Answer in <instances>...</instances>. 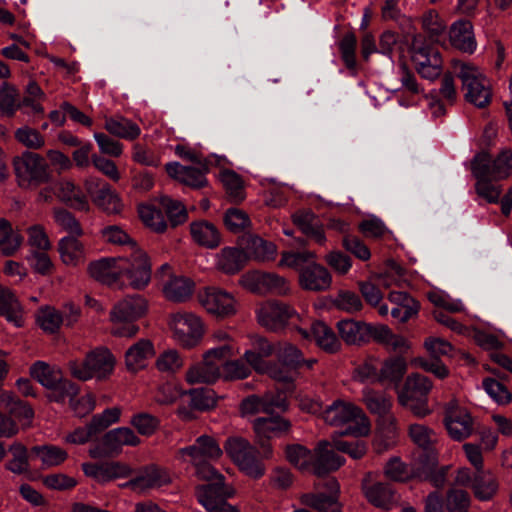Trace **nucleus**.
<instances>
[{"label": "nucleus", "instance_id": "dca6fc26", "mask_svg": "<svg viewBox=\"0 0 512 512\" xmlns=\"http://www.w3.org/2000/svg\"><path fill=\"white\" fill-rule=\"evenodd\" d=\"M253 428L256 441L261 448L262 458L269 459L273 455V450L268 440L287 432L290 422L280 416L260 417L254 420Z\"/></svg>", "mask_w": 512, "mask_h": 512}, {"label": "nucleus", "instance_id": "4c0bfd02", "mask_svg": "<svg viewBox=\"0 0 512 512\" xmlns=\"http://www.w3.org/2000/svg\"><path fill=\"white\" fill-rule=\"evenodd\" d=\"M245 253L236 247H225L217 255L216 266L226 274H235L242 269Z\"/></svg>", "mask_w": 512, "mask_h": 512}, {"label": "nucleus", "instance_id": "7c9ffc66", "mask_svg": "<svg viewBox=\"0 0 512 512\" xmlns=\"http://www.w3.org/2000/svg\"><path fill=\"white\" fill-rule=\"evenodd\" d=\"M0 314L15 327L24 325L23 307L14 293L7 287L0 285Z\"/></svg>", "mask_w": 512, "mask_h": 512}, {"label": "nucleus", "instance_id": "9b49d317", "mask_svg": "<svg viewBox=\"0 0 512 512\" xmlns=\"http://www.w3.org/2000/svg\"><path fill=\"white\" fill-rule=\"evenodd\" d=\"M170 482L171 477L166 469L150 464L140 468L129 481L121 484L120 487L130 489L138 494H145L150 490L166 486Z\"/></svg>", "mask_w": 512, "mask_h": 512}, {"label": "nucleus", "instance_id": "9d476101", "mask_svg": "<svg viewBox=\"0 0 512 512\" xmlns=\"http://www.w3.org/2000/svg\"><path fill=\"white\" fill-rule=\"evenodd\" d=\"M224 449L232 461L246 475L255 479L264 475L265 467L257 458L258 451L246 439L230 437L226 440Z\"/></svg>", "mask_w": 512, "mask_h": 512}, {"label": "nucleus", "instance_id": "6e6d98bb", "mask_svg": "<svg viewBox=\"0 0 512 512\" xmlns=\"http://www.w3.org/2000/svg\"><path fill=\"white\" fill-rule=\"evenodd\" d=\"M257 286L253 290L261 291L262 288L277 294H286L289 290L286 280L274 273H262L255 277Z\"/></svg>", "mask_w": 512, "mask_h": 512}, {"label": "nucleus", "instance_id": "49530a36", "mask_svg": "<svg viewBox=\"0 0 512 512\" xmlns=\"http://www.w3.org/2000/svg\"><path fill=\"white\" fill-rule=\"evenodd\" d=\"M363 402L371 413L380 417L389 414L392 407L390 397L370 389L363 390Z\"/></svg>", "mask_w": 512, "mask_h": 512}, {"label": "nucleus", "instance_id": "a211bd4d", "mask_svg": "<svg viewBox=\"0 0 512 512\" xmlns=\"http://www.w3.org/2000/svg\"><path fill=\"white\" fill-rule=\"evenodd\" d=\"M324 491L305 494L301 497L304 505L314 508L319 512H341V504L338 501L340 492L339 483L335 478H328L319 484Z\"/></svg>", "mask_w": 512, "mask_h": 512}, {"label": "nucleus", "instance_id": "4468645a", "mask_svg": "<svg viewBox=\"0 0 512 512\" xmlns=\"http://www.w3.org/2000/svg\"><path fill=\"white\" fill-rule=\"evenodd\" d=\"M84 187L92 202L108 214L120 213L123 207L117 192L103 179L89 176L84 181Z\"/></svg>", "mask_w": 512, "mask_h": 512}, {"label": "nucleus", "instance_id": "f8f14e48", "mask_svg": "<svg viewBox=\"0 0 512 512\" xmlns=\"http://www.w3.org/2000/svg\"><path fill=\"white\" fill-rule=\"evenodd\" d=\"M170 327L174 339L183 347L196 346L203 334V325L198 316L188 312H177L172 315Z\"/></svg>", "mask_w": 512, "mask_h": 512}, {"label": "nucleus", "instance_id": "b1692460", "mask_svg": "<svg viewBox=\"0 0 512 512\" xmlns=\"http://www.w3.org/2000/svg\"><path fill=\"white\" fill-rule=\"evenodd\" d=\"M201 168L184 166L178 162L167 163L165 168L170 177L192 188H202L207 185L205 174L208 171L206 162L199 164Z\"/></svg>", "mask_w": 512, "mask_h": 512}, {"label": "nucleus", "instance_id": "72a5a7b5", "mask_svg": "<svg viewBox=\"0 0 512 512\" xmlns=\"http://www.w3.org/2000/svg\"><path fill=\"white\" fill-rule=\"evenodd\" d=\"M221 376L219 363L210 361L203 356V361L190 367L186 372V380L190 384L214 383Z\"/></svg>", "mask_w": 512, "mask_h": 512}, {"label": "nucleus", "instance_id": "423d86ee", "mask_svg": "<svg viewBox=\"0 0 512 512\" xmlns=\"http://www.w3.org/2000/svg\"><path fill=\"white\" fill-rule=\"evenodd\" d=\"M13 166L18 185L32 189L49 182L51 174L46 160L39 154L25 151L14 158Z\"/></svg>", "mask_w": 512, "mask_h": 512}, {"label": "nucleus", "instance_id": "aec40b11", "mask_svg": "<svg viewBox=\"0 0 512 512\" xmlns=\"http://www.w3.org/2000/svg\"><path fill=\"white\" fill-rule=\"evenodd\" d=\"M295 315L291 306L277 301L264 302L257 309L259 324L271 331L283 328Z\"/></svg>", "mask_w": 512, "mask_h": 512}, {"label": "nucleus", "instance_id": "4be33fe9", "mask_svg": "<svg viewBox=\"0 0 512 512\" xmlns=\"http://www.w3.org/2000/svg\"><path fill=\"white\" fill-rule=\"evenodd\" d=\"M82 470L87 477L99 483H106L115 479L128 478L133 475V469L118 461L104 463H84Z\"/></svg>", "mask_w": 512, "mask_h": 512}, {"label": "nucleus", "instance_id": "412c9836", "mask_svg": "<svg viewBox=\"0 0 512 512\" xmlns=\"http://www.w3.org/2000/svg\"><path fill=\"white\" fill-rule=\"evenodd\" d=\"M121 257L104 258L89 264L88 272L95 280L114 288H123L121 281V269L126 267Z\"/></svg>", "mask_w": 512, "mask_h": 512}, {"label": "nucleus", "instance_id": "de8ad7c7", "mask_svg": "<svg viewBox=\"0 0 512 512\" xmlns=\"http://www.w3.org/2000/svg\"><path fill=\"white\" fill-rule=\"evenodd\" d=\"M21 108L18 90L4 82L0 86V113L5 117H13Z\"/></svg>", "mask_w": 512, "mask_h": 512}, {"label": "nucleus", "instance_id": "39448f33", "mask_svg": "<svg viewBox=\"0 0 512 512\" xmlns=\"http://www.w3.org/2000/svg\"><path fill=\"white\" fill-rule=\"evenodd\" d=\"M431 389L432 382L428 377L413 373L406 378L404 385L398 390V402L411 410L415 416L425 417L431 413L427 400Z\"/></svg>", "mask_w": 512, "mask_h": 512}, {"label": "nucleus", "instance_id": "c03bdc74", "mask_svg": "<svg viewBox=\"0 0 512 512\" xmlns=\"http://www.w3.org/2000/svg\"><path fill=\"white\" fill-rule=\"evenodd\" d=\"M23 237L13 230L11 224L5 219H0V250L6 255L14 254L21 246Z\"/></svg>", "mask_w": 512, "mask_h": 512}, {"label": "nucleus", "instance_id": "a18cd8bd", "mask_svg": "<svg viewBox=\"0 0 512 512\" xmlns=\"http://www.w3.org/2000/svg\"><path fill=\"white\" fill-rule=\"evenodd\" d=\"M287 460L303 472H311L313 451L300 444L288 445L285 450Z\"/></svg>", "mask_w": 512, "mask_h": 512}, {"label": "nucleus", "instance_id": "13d9d810", "mask_svg": "<svg viewBox=\"0 0 512 512\" xmlns=\"http://www.w3.org/2000/svg\"><path fill=\"white\" fill-rule=\"evenodd\" d=\"M220 180L233 201L239 202L244 199L243 181L236 172L225 170L220 174Z\"/></svg>", "mask_w": 512, "mask_h": 512}, {"label": "nucleus", "instance_id": "3c124183", "mask_svg": "<svg viewBox=\"0 0 512 512\" xmlns=\"http://www.w3.org/2000/svg\"><path fill=\"white\" fill-rule=\"evenodd\" d=\"M41 460L44 467L58 466L67 459V452L60 447L53 445L35 446L32 448Z\"/></svg>", "mask_w": 512, "mask_h": 512}, {"label": "nucleus", "instance_id": "680f3d73", "mask_svg": "<svg viewBox=\"0 0 512 512\" xmlns=\"http://www.w3.org/2000/svg\"><path fill=\"white\" fill-rule=\"evenodd\" d=\"M160 203L172 226H177L187 220L186 208L180 201L165 196L161 198Z\"/></svg>", "mask_w": 512, "mask_h": 512}, {"label": "nucleus", "instance_id": "bb28decb", "mask_svg": "<svg viewBox=\"0 0 512 512\" xmlns=\"http://www.w3.org/2000/svg\"><path fill=\"white\" fill-rule=\"evenodd\" d=\"M56 195L60 201L73 209L88 211L89 202L81 188L69 179H61L56 184Z\"/></svg>", "mask_w": 512, "mask_h": 512}, {"label": "nucleus", "instance_id": "0e129e2a", "mask_svg": "<svg viewBox=\"0 0 512 512\" xmlns=\"http://www.w3.org/2000/svg\"><path fill=\"white\" fill-rule=\"evenodd\" d=\"M275 353L279 362L286 364L294 369L301 366L303 361L302 352L293 344L281 343L275 349Z\"/></svg>", "mask_w": 512, "mask_h": 512}, {"label": "nucleus", "instance_id": "6e6552de", "mask_svg": "<svg viewBox=\"0 0 512 512\" xmlns=\"http://www.w3.org/2000/svg\"><path fill=\"white\" fill-rule=\"evenodd\" d=\"M114 364V357L109 350L98 348L88 353L83 361H70L68 367L73 377L87 381L106 378L113 371Z\"/></svg>", "mask_w": 512, "mask_h": 512}, {"label": "nucleus", "instance_id": "6ab92c4d", "mask_svg": "<svg viewBox=\"0 0 512 512\" xmlns=\"http://www.w3.org/2000/svg\"><path fill=\"white\" fill-rule=\"evenodd\" d=\"M200 304L210 314L226 317L236 312V301L233 295L218 287L209 286L198 293Z\"/></svg>", "mask_w": 512, "mask_h": 512}, {"label": "nucleus", "instance_id": "1a4fd4ad", "mask_svg": "<svg viewBox=\"0 0 512 512\" xmlns=\"http://www.w3.org/2000/svg\"><path fill=\"white\" fill-rule=\"evenodd\" d=\"M411 59L421 77L434 80L440 76L443 61L439 49L421 34L412 39Z\"/></svg>", "mask_w": 512, "mask_h": 512}, {"label": "nucleus", "instance_id": "338daca9", "mask_svg": "<svg viewBox=\"0 0 512 512\" xmlns=\"http://www.w3.org/2000/svg\"><path fill=\"white\" fill-rule=\"evenodd\" d=\"M482 386L486 393L499 405H507L511 402L512 395L501 382L493 378H485Z\"/></svg>", "mask_w": 512, "mask_h": 512}, {"label": "nucleus", "instance_id": "774afa93", "mask_svg": "<svg viewBox=\"0 0 512 512\" xmlns=\"http://www.w3.org/2000/svg\"><path fill=\"white\" fill-rule=\"evenodd\" d=\"M492 160L487 152L477 153L471 161V172L476 181L492 179Z\"/></svg>", "mask_w": 512, "mask_h": 512}, {"label": "nucleus", "instance_id": "ddd939ff", "mask_svg": "<svg viewBox=\"0 0 512 512\" xmlns=\"http://www.w3.org/2000/svg\"><path fill=\"white\" fill-rule=\"evenodd\" d=\"M366 500L374 507L390 511L400 504V494L387 482H373L371 473H367L361 482Z\"/></svg>", "mask_w": 512, "mask_h": 512}, {"label": "nucleus", "instance_id": "7ed1b4c3", "mask_svg": "<svg viewBox=\"0 0 512 512\" xmlns=\"http://www.w3.org/2000/svg\"><path fill=\"white\" fill-rule=\"evenodd\" d=\"M146 310L147 302L138 294L127 296L116 303L110 313L114 323L112 334L118 337H134L139 331V326L134 321L142 317Z\"/></svg>", "mask_w": 512, "mask_h": 512}, {"label": "nucleus", "instance_id": "f3484780", "mask_svg": "<svg viewBox=\"0 0 512 512\" xmlns=\"http://www.w3.org/2000/svg\"><path fill=\"white\" fill-rule=\"evenodd\" d=\"M444 424L449 436L455 441H462L473 432L471 415L466 409L460 407L455 399L446 404Z\"/></svg>", "mask_w": 512, "mask_h": 512}, {"label": "nucleus", "instance_id": "5701e85b", "mask_svg": "<svg viewBox=\"0 0 512 512\" xmlns=\"http://www.w3.org/2000/svg\"><path fill=\"white\" fill-rule=\"evenodd\" d=\"M345 459L335 453L328 441H320L313 450L311 473L321 477L339 469Z\"/></svg>", "mask_w": 512, "mask_h": 512}, {"label": "nucleus", "instance_id": "c756f323", "mask_svg": "<svg viewBox=\"0 0 512 512\" xmlns=\"http://www.w3.org/2000/svg\"><path fill=\"white\" fill-rule=\"evenodd\" d=\"M407 371L403 357H390L384 360L378 370V382L382 385L398 387Z\"/></svg>", "mask_w": 512, "mask_h": 512}, {"label": "nucleus", "instance_id": "8fccbe9b", "mask_svg": "<svg viewBox=\"0 0 512 512\" xmlns=\"http://www.w3.org/2000/svg\"><path fill=\"white\" fill-rule=\"evenodd\" d=\"M384 475L394 481L404 483L410 479H414L412 476V466L408 467L399 457L390 458L384 466Z\"/></svg>", "mask_w": 512, "mask_h": 512}, {"label": "nucleus", "instance_id": "f704fd0d", "mask_svg": "<svg viewBox=\"0 0 512 512\" xmlns=\"http://www.w3.org/2000/svg\"><path fill=\"white\" fill-rule=\"evenodd\" d=\"M470 489L479 501H489L498 491V482L489 470L482 469L475 471L474 481Z\"/></svg>", "mask_w": 512, "mask_h": 512}, {"label": "nucleus", "instance_id": "79ce46f5", "mask_svg": "<svg viewBox=\"0 0 512 512\" xmlns=\"http://www.w3.org/2000/svg\"><path fill=\"white\" fill-rule=\"evenodd\" d=\"M122 447L119 437L112 429L102 437L99 443L89 449V455L95 459L118 455L122 451Z\"/></svg>", "mask_w": 512, "mask_h": 512}, {"label": "nucleus", "instance_id": "052dcab7", "mask_svg": "<svg viewBox=\"0 0 512 512\" xmlns=\"http://www.w3.org/2000/svg\"><path fill=\"white\" fill-rule=\"evenodd\" d=\"M37 322L45 332L52 334L58 331L64 318L55 308L45 307L38 312Z\"/></svg>", "mask_w": 512, "mask_h": 512}, {"label": "nucleus", "instance_id": "e2e57ef3", "mask_svg": "<svg viewBox=\"0 0 512 512\" xmlns=\"http://www.w3.org/2000/svg\"><path fill=\"white\" fill-rule=\"evenodd\" d=\"M357 39L354 33H346L340 40L338 47L345 66L353 70L356 67Z\"/></svg>", "mask_w": 512, "mask_h": 512}, {"label": "nucleus", "instance_id": "4d7b16f0", "mask_svg": "<svg viewBox=\"0 0 512 512\" xmlns=\"http://www.w3.org/2000/svg\"><path fill=\"white\" fill-rule=\"evenodd\" d=\"M332 302L337 309L347 313H357L363 309L359 295L349 290H340Z\"/></svg>", "mask_w": 512, "mask_h": 512}, {"label": "nucleus", "instance_id": "f03ea898", "mask_svg": "<svg viewBox=\"0 0 512 512\" xmlns=\"http://www.w3.org/2000/svg\"><path fill=\"white\" fill-rule=\"evenodd\" d=\"M323 419L332 426L348 425L342 434L361 437L370 432V422L366 414L351 402L335 400L323 411Z\"/></svg>", "mask_w": 512, "mask_h": 512}, {"label": "nucleus", "instance_id": "20e7f679", "mask_svg": "<svg viewBox=\"0 0 512 512\" xmlns=\"http://www.w3.org/2000/svg\"><path fill=\"white\" fill-rule=\"evenodd\" d=\"M206 481L207 484L195 488V496L207 512H239L235 506L227 502L235 491L225 483L224 475L218 472Z\"/></svg>", "mask_w": 512, "mask_h": 512}, {"label": "nucleus", "instance_id": "a19ab883", "mask_svg": "<svg viewBox=\"0 0 512 512\" xmlns=\"http://www.w3.org/2000/svg\"><path fill=\"white\" fill-rule=\"evenodd\" d=\"M316 344L329 353L336 352L341 344L333 330L323 322H315L311 327Z\"/></svg>", "mask_w": 512, "mask_h": 512}, {"label": "nucleus", "instance_id": "e433bc0d", "mask_svg": "<svg viewBox=\"0 0 512 512\" xmlns=\"http://www.w3.org/2000/svg\"><path fill=\"white\" fill-rule=\"evenodd\" d=\"M61 260L66 265L76 266L84 261L85 251L82 243L73 236L63 237L58 243Z\"/></svg>", "mask_w": 512, "mask_h": 512}, {"label": "nucleus", "instance_id": "37998d69", "mask_svg": "<svg viewBox=\"0 0 512 512\" xmlns=\"http://www.w3.org/2000/svg\"><path fill=\"white\" fill-rule=\"evenodd\" d=\"M31 376L38 381L42 386L51 389L56 387V384L61 380V371L43 361L35 362L30 368Z\"/></svg>", "mask_w": 512, "mask_h": 512}, {"label": "nucleus", "instance_id": "603ef678", "mask_svg": "<svg viewBox=\"0 0 512 512\" xmlns=\"http://www.w3.org/2000/svg\"><path fill=\"white\" fill-rule=\"evenodd\" d=\"M409 436L420 450L435 448L434 445L437 441L436 433L433 429L423 424H411L409 426Z\"/></svg>", "mask_w": 512, "mask_h": 512}, {"label": "nucleus", "instance_id": "473e14b6", "mask_svg": "<svg viewBox=\"0 0 512 512\" xmlns=\"http://www.w3.org/2000/svg\"><path fill=\"white\" fill-rule=\"evenodd\" d=\"M104 128L110 134L129 141L137 139L141 134L137 123L121 115L105 118Z\"/></svg>", "mask_w": 512, "mask_h": 512}, {"label": "nucleus", "instance_id": "2eb2a0df", "mask_svg": "<svg viewBox=\"0 0 512 512\" xmlns=\"http://www.w3.org/2000/svg\"><path fill=\"white\" fill-rule=\"evenodd\" d=\"M125 269H121V277L126 276L129 285L136 290L144 289L151 280V263L148 255L142 249H134L128 257H121Z\"/></svg>", "mask_w": 512, "mask_h": 512}, {"label": "nucleus", "instance_id": "f257e3e1", "mask_svg": "<svg viewBox=\"0 0 512 512\" xmlns=\"http://www.w3.org/2000/svg\"><path fill=\"white\" fill-rule=\"evenodd\" d=\"M222 453V449L213 437L201 435L192 445L179 449L178 457L194 467L198 479L209 480L218 473L211 465V461L219 459Z\"/></svg>", "mask_w": 512, "mask_h": 512}, {"label": "nucleus", "instance_id": "5fc2aeb1", "mask_svg": "<svg viewBox=\"0 0 512 512\" xmlns=\"http://www.w3.org/2000/svg\"><path fill=\"white\" fill-rule=\"evenodd\" d=\"M138 213L142 222L155 232L161 233L166 230L167 224L160 210L151 205L141 204L138 207Z\"/></svg>", "mask_w": 512, "mask_h": 512}, {"label": "nucleus", "instance_id": "bf43d9fd", "mask_svg": "<svg viewBox=\"0 0 512 512\" xmlns=\"http://www.w3.org/2000/svg\"><path fill=\"white\" fill-rule=\"evenodd\" d=\"M492 163V179L503 180L508 178L512 173V149H502Z\"/></svg>", "mask_w": 512, "mask_h": 512}, {"label": "nucleus", "instance_id": "a878e982", "mask_svg": "<svg viewBox=\"0 0 512 512\" xmlns=\"http://www.w3.org/2000/svg\"><path fill=\"white\" fill-rule=\"evenodd\" d=\"M449 40L454 48L464 53L472 54L477 47L473 25L468 20H458L451 25Z\"/></svg>", "mask_w": 512, "mask_h": 512}, {"label": "nucleus", "instance_id": "09e8293b", "mask_svg": "<svg viewBox=\"0 0 512 512\" xmlns=\"http://www.w3.org/2000/svg\"><path fill=\"white\" fill-rule=\"evenodd\" d=\"M183 365L184 359L175 349H168L160 353L155 362L157 370L167 375L177 373Z\"/></svg>", "mask_w": 512, "mask_h": 512}, {"label": "nucleus", "instance_id": "c85d7f7f", "mask_svg": "<svg viewBox=\"0 0 512 512\" xmlns=\"http://www.w3.org/2000/svg\"><path fill=\"white\" fill-rule=\"evenodd\" d=\"M190 234L195 243L207 249H215L221 243V234L218 228L206 220L192 222Z\"/></svg>", "mask_w": 512, "mask_h": 512}, {"label": "nucleus", "instance_id": "0eeeda50", "mask_svg": "<svg viewBox=\"0 0 512 512\" xmlns=\"http://www.w3.org/2000/svg\"><path fill=\"white\" fill-rule=\"evenodd\" d=\"M454 69L462 82L466 101L478 108L488 105L491 100L490 83L483 73L477 67L461 62H456Z\"/></svg>", "mask_w": 512, "mask_h": 512}, {"label": "nucleus", "instance_id": "cd10ccee", "mask_svg": "<svg viewBox=\"0 0 512 512\" xmlns=\"http://www.w3.org/2000/svg\"><path fill=\"white\" fill-rule=\"evenodd\" d=\"M338 333L349 345H361L369 342L370 324L353 319H343L337 323Z\"/></svg>", "mask_w": 512, "mask_h": 512}, {"label": "nucleus", "instance_id": "2f4dec72", "mask_svg": "<svg viewBox=\"0 0 512 512\" xmlns=\"http://www.w3.org/2000/svg\"><path fill=\"white\" fill-rule=\"evenodd\" d=\"M154 345L149 339H140L125 353L127 369L136 372L146 365V360L154 355Z\"/></svg>", "mask_w": 512, "mask_h": 512}, {"label": "nucleus", "instance_id": "69168bd1", "mask_svg": "<svg viewBox=\"0 0 512 512\" xmlns=\"http://www.w3.org/2000/svg\"><path fill=\"white\" fill-rule=\"evenodd\" d=\"M14 137L20 144L29 149L37 150L42 148L45 144L43 135L29 126L18 128L14 133Z\"/></svg>", "mask_w": 512, "mask_h": 512}, {"label": "nucleus", "instance_id": "c9c22d12", "mask_svg": "<svg viewBox=\"0 0 512 512\" xmlns=\"http://www.w3.org/2000/svg\"><path fill=\"white\" fill-rule=\"evenodd\" d=\"M194 282L184 276H171L163 286L165 297L173 302H183L193 293Z\"/></svg>", "mask_w": 512, "mask_h": 512}, {"label": "nucleus", "instance_id": "864d4df0", "mask_svg": "<svg viewBox=\"0 0 512 512\" xmlns=\"http://www.w3.org/2000/svg\"><path fill=\"white\" fill-rule=\"evenodd\" d=\"M12 459L6 463V469L14 474H23L29 470L28 451L26 447L15 442L9 447Z\"/></svg>", "mask_w": 512, "mask_h": 512}, {"label": "nucleus", "instance_id": "393cba45", "mask_svg": "<svg viewBox=\"0 0 512 512\" xmlns=\"http://www.w3.org/2000/svg\"><path fill=\"white\" fill-rule=\"evenodd\" d=\"M332 278L329 271L314 260L299 272V284L307 291L320 292L330 288Z\"/></svg>", "mask_w": 512, "mask_h": 512}, {"label": "nucleus", "instance_id": "58836bf2", "mask_svg": "<svg viewBox=\"0 0 512 512\" xmlns=\"http://www.w3.org/2000/svg\"><path fill=\"white\" fill-rule=\"evenodd\" d=\"M471 504L472 497L465 489L456 486L447 489L444 496L446 512H469Z\"/></svg>", "mask_w": 512, "mask_h": 512}, {"label": "nucleus", "instance_id": "ea45409f", "mask_svg": "<svg viewBox=\"0 0 512 512\" xmlns=\"http://www.w3.org/2000/svg\"><path fill=\"white\" fill-rule=\"evenodd\" d=\"M438 453L436 449L420 450L415 455L412 466V476L415 479L427 478L429 472L437 468Z\"/></svg>", "mask_w": 512, "mask_h": 512}]
</instances>
